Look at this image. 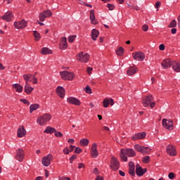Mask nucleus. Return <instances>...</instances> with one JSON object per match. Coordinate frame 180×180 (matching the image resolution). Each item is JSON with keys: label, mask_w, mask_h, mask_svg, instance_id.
I'll return each instance as SVG.
<instances>
[{"label": "nucleus", "mask_w": 180, "mask_h": 180, "mask_svg": "<svg viewBox=\"0 0 180 180\" xmlns=\"http://www.w3.org/2000/svg\"><path fill=\"white\" fill-rule=\"evenodd\" d=\"M120 157L122 161H124V162H127V157H136V152L132 148L121 149Z\"/></svg>", "instance_id": "f257e3e1"}, {"label": "nucleus", "mask_w": 180, "mask_h": 180, "mask_svg": "<svg viewBox=\"0 0 180 180\" xmlns=\"http://www.w3.org/2000/svg\"><path fill=\"white\" fill-rule=\"evenodd\" d=\"M153 99L154 98L151 94L145 96L142 100V104L144 106V108L150 106V108L153 109L155 106V102H153Z\"/></svg>", "instance_id": "f03ea898"}, {"label": "nucleus", "mask_w": 180, "mask_h": 180, "mask_svg": "<svg viewBox=\"0 0 180 180\" xmlns=\"http://www.w3.org/2000/svg\"><path fill=\"white\" fill-rule=\"evenodd\" d=\"M51 120V115L45 113L37 117V122L39 124V126H44V124H46V123Z\"/></svg>", "instance_id": "7ed1b4c3"}, {"label": "nucleus", "mask_w": 180, "mask_h": 180, "mask_svg": "<svg viewBox=\"0 0 180 180\" xmlns=\"http://www.w3.org/2000/svg\"><path fill=\"white\" fill-rule=\"evenodd\" d=\"M60 77L64 81H72L75 78V74L70 72L67 70L60 72Z\"/></svg>", "instance_id": "20e7f679"}, {"label": "nucleus", "mask_w": 180, "mask_h": 180, "mask_svg": "<svg viewBox=\"0 0 180 180\" xmlns=\"http://www.w3.org/2000/svg\"><path fill=\"white\" fill-rule=\"evenodd\" d=\"M76 58L80 63H88L89 60V54L85 52H81L76 56Z\"/></svg>", "instance_id": "39448f33"}, {"label": "nucleus", "mask_w": 180, "mask_h": 180, "mask_svg": "<svg viewBox=\"0 0 180 180\" xmlns=\"http://www.w3.org/2000/svg\"><path fill=\"white\" fill-rule=\"evenodd\" d=\"M110 167L112 171H117V169L120 168V162L117 160L116 157H112L111 158Z\"/></svg>", "instance_id": "423d86ee"}, {"label": "nucleus", "mask_w": 180, "mask_h": 180, "mask_svg": "<svg viewBox=\"0 0 180 180\" xmlns=\"http://www.w3.org/2000/svg\"><path fill=\"white\" fill-rule=\"evenodd\" d=\"M51 161H53V155L48 154L46 156L42 158V165H44V167H50Z\"/></svg>", "instance_id": "0eeeda50"}, {"label": "nucleus", "mask_w": 180, "mask_h": 180, "mask_svg": "<svg viewBox=\"0 0 180 180\" xmlns=\"http://www.w3.org/2000/svg\"><path fill=\"white\" fill-rule=\"evenodd\" d=\"M162 124L165 129H167V130H174V121L172 120L163 119Z\"/></svg>", "instance_id": "6e6552de"}, {"label": "nucleus", "mask_w": 180, "mask_h": 180, "mask_svg": "<svg viewBox=\"0 0 180 180\" xmlns=\"http://www.w3.org/2000/svg\"><path fill=\"white\" fill-rule=\"evenodd\" d=\"M90 153L92 158H97L98 155H99V153L98 152V144H96V143L92 144Z\"/></svg>", "instance_id": "1a4fd4ad"}, {"label": "nucleus", "mask_w": 180, "mask_h": 180, "mask_svg": "<svg viewBox=\"0 0 180 180\" xmlns=\"http://www.w3.org/2000/svg\"><path fill=\"white\" fill-rule=\"evenodd\" d=\"M27 26V21L22 20L20 21L14 22V27L15 29H25Z\"/></svg>", "instance_id": "9d476101"}, {"label": "nucleus", "mask_w": 180, "mask_h": 180, "mask_svg": "<svg viewBox=\"0 0 180 180\" xmlns=\"http://www.w3.org/2000/svg\"><path fill=\"white\" fill-rule=\"evenodd\" d=\"M133 58L136 60V61H144L146 58V55L143 52H136L132 53Z\"/></svg>", "instance_id": "9b49d317"}, {"label": "nucleus", "mask_w": 180, "mask_h": 180, "mask_svg": "<svg viewBox=\"0 0 180 180\" xmlns=\"http://www.w3.org/2000/svg\"><path fill=\"white\" fill-rule=\"evenodd\" d=\"M174 63V61H172L171 59H164L162 61L161 65L164 68V70H167V68H171L172 67V64Z\"/></svg>", "instance_id": "f8f14e48"}, {"label": "nucleus", "mask_w": 180, "mask_h": 180, "mask_svg": "<svg viewBox=\"0 0 180 180\" xmlns=\"http://www.w3.org/2000/svg\"><path fill=\"white\" fill-rule=\"evenodd\" d=\"M15 158L18 161H20V162L23 161V158H25V152L23 149H18L16 150Z\"/></svg>", "instance_id": "ddd939ff"}, {"label": "nucleus", "mask_w": 180, "mask_h": 180, "mask_svg": "<svg viewBox=\"0 0 180 180\" xmlns=\"http://www.w3.org/2000/svg\"><path fill=\"white\" fill-rule=\"evenodd\" d=\"M67 101L70 105H75V106H80L81 101L78 98H75V97H68L67 98Z\"/></svg>", "instance_id": "4468645a"}, {"label": "nucleus", "mask_w": 180, "mask_h": 180, "mask_svg": "<svg viewBox=\"0 0 180 180\" xmlns=\"http://www.w3.org/2000/svg\"><path fill=\"white\" fill-rule=\"evenodd\" d=\"M147 172V168L143 169L140 165H136V174L138 176H143V174Z\"/></svg>", "instance_id": "2eb2a0df"}, {"label": "nucleus", "mask_w": 180, "mask_h": 180, "mask_svg": "<svg viewBox=\"0 0 180 180\" xmlns=\"http://www.w3.org/2000/svg\"><path fill=\"white\" fill-rule=\"evenodd\" d=\"M26 136V129L24 126H20L17 131V136L19 139H22V137H25Z\"/></svg>", "instance_id": "dca6fc26"}, {"label": "nucleus", "mask_w": 180, "mask_h": 180, "mask_svg": "<svg viewBox=\"0 0 180 180\" xmlns=\"http://www.w3.org/2000/svg\"><path fill=\"white\" fill-rule=\"evenodd\" d=\"M166 150L167 154L172 157L176 155V150H175V147L174 146L168 145Z\"/></svg>", "instance_id": "f3484780"}, {"label": "nucleus", "mask_w": 180, "mask_h": 180, "mask_svg": "<svg viewBox=\"0 0 180 180\" xmlns=\"http://www.w3.org/2000/svg\"><path fill=\"white\" fill-rule=\"evenodd\" d=\"M146 136H147L146 132L138 133V134H134L131 137V140H133L134 141H136V140H142L143 139H144L146 137Z\"/></svg>", "instance_id": "a211bd4d"}, {"label": "nucleus", "mask_w": 180, "mask_h": 180, "mask_svg": "<svg viewBox=\"0 0 180 180\" xmlns=\"http://www.w3.org/2000/svg\"><path fill=\"white\" fill-rule=\"evenodd\" d=\"M56 94L58 96L64 98L65 96V89L64 87L58 86L56 89Z\"/></svg>", "instance_id": "6ab92c4d"}, {"label": "nucleus", "mask_w": 180, "mask_h": 180, "mask_svg": "<svg viewBox=\"0 0 180 180\" xmlns=\"http://www.w3.org/2000/svg\"><path fill=\"white\" fill-rule=\"evenodd\" d=\"M90 20L92 25H98V20L95 18V10L90 11Z\"/></svg>", "instance_id": "aec40b11"}, {"label": "nucleus", "mask_w": 180, "mask_h": 180, "mask_svg": "<svg viewBox=\"0 0 180 180\" xmlns=\"http://www.w3.org/2000/svg\"><path fill=\"white\" fill-rule=\"evenodd\" d=\"M68 47V45L67 44V38L66 37H62L61 38V42L59 44V49L60 50H65Z\"/></svg>", "instance_id": "412c9836"}, {"label": "nucleus", "mask_w": 180, "mask_h": 180, "mask_svg": "<svg viewBox=\"0 0 180 180\" xmlns=\"http://www.w3.org/2000/svg\"><path fill=\"white\" fill-rule=\"evenodd\" d=\"M138 71H139V70H137V68H136L134 66H131L129 68L128 70L127 71V74L129 77H131V76L134 75V74H136Z\"/></svg>", "instance_id": "4be33fe9"}, {"label": "nucleus", "mask_w": 180, "mask_h": 180, "mask_svg": "<svg viewBox=\"0 0 180 180\" xmlns=\"http://www.w3.org/2000/svg\"><path fill=\"white\" fill-rule=\"evenodd\" d=\"M13 18V14L12 12L6 13L4 15L1 17V19L6 20V22H11Z\"/></svg>", "instance_id": "5701e85b"}, {"label": "nucleus", "mask_w": 180, "mask_h": 180, "mask_svg": "<svg viewBox=\"0 0 180 180\" xmlns=\"http://www.w3.org/2000/svg\"><path fill=\"white\" fill-rule=\"evenodd\" d=\"M12 88L18 94L23 92V86L18 83L12 84Z\"/></svg>", "instance_id": "b1692460"}, {"label": "nucleus", "mask_w": 180, "mask_h": 180, "mask_svg": "<svg viewBox=\"0 0 180 180\" xmlns=\"http://www.w3.org/2000/svg\"><path fill=\"white\" fill-rule=\"evenodd\" d=\"M34 88L32 87L29 83H25L24 91L27 95H30L33 92Z\"/></svg>", "instance_id": "393cba45"}, {"label": "nucleus", "mask_w": 180, "mask_h": 180, "mask_svg": "<svg viewBox=\"0 0 180 180\" xmlns=\"http://www.w3.org/2000/svg\"><path fill=\"white\" fill-rule=\"evenodd\" d=\"M22 77L25 81V84H29V82H32V81H33V78H34V75L32 74L23 75Z\"/></svg>", "instance_id": "a878e982"}, {"label": "nucleus", "mask_w": 180, "mask_h": 180, "mask_svg": "<svg viewBox=\"0 0 180 180\" xmlns=\"http://www.w3.org/2000/svg\"><path fill=\"white\" fill-rule=\"evenodd\" d=\"M98 36H99V31H98V30H96V29L92 30V31H91L92 40L96 41V39H98Z\"/></svg>", "instance_id": "bb28decb"}, {"label": "nucleus", "mask_w": 180, "mask_h": 180, "mask_svg": "<svg viewBox=\"0 0 180 180\" xmlns=\"http://www.w3.org/2000/svg\"><path fill=\"white\" fill-rule=\"evenodd\" d=\"M172 69L175 71V72H180V63H178L176 61H173Z\"/></svg>", "instance_id": "cd10ccee"}, {"label": "nucleus", "mask_w": 180, "mask_h": 180, "mask_svg": "<svg viewBox=\"0 0 180 180\" xmlns=\"http://www.w3.org/2000/svg\"><path fill=\"white\" fill-rule=\"evenodd\" d=\"M39 108H40V105H39L38 103L32 104L30 106V113H33V112H34V110H37Z\"/></svg>", "instance_id": "c85d7f7f"}, {"label": "nucleus", "mask_w": 180, "mask_h": 180, "mask_svg": "<svg viewBox=\"0 0 180 180\" xmlns=\"http://www.w3.org/2000/svg\"><path fill=\"white\" fill-rule=\"evenodd\" d=\"M55 131H56V128H53L51 127H47L44 130V133H46L47 134H53V133H55Z\"/></svg>", "instance_id": "c756f323"}, {"label": "nucleus", "mask_w": 180, "mask_h": 180, "mask_svg": "<svg viewBox=\"0 0 180 180\" xmlns=\"http://www.w3.org/2000/svg\"><path fill=\"white\" fill-rule=\"evenodd\" d=\"M41 53L44 56H46V54H53V51L44 47L41 49Z\"/></svg>", "instance_id": "7c9ffc66"}, {"label": "nucleus", "mask_w": 180, "mask_h": 180, "mask_svg": "<svg viewBox=\"0 0 180 180\" xmlns=\"http://www.w3.org/2000/svg\"><path fill=\"white\" fill-rule=\"evenodd\" d=\"M80 146L83 147H86L89 144V139H82L79 141Z\"/></svg>", "instance_id": "2f4dec72"}, {"label": "nucleus", "mask_w": 180, "mask_h": 180, "mask_svg": "<svg viewBox=\"0 0 180 180\" xmlns=\"http://www.w3.org/2000/svg\"><path fill=\"white\" fill-rule=\"evenodd\" d=\"M141 153V154H143V155L150 154L151 153V148L149 147L143 146L142 151Z\"/></svg>", "instance_id": "473e14b6"}, {"label": "nucleus", "mask_w": 180, "mask_h": 180, "mask_svg": "<svg viewBox=\"0 0 180 180\" xmlns=\"http://www.w3.org/2000/svg\"><path fill=\"white\" fill-rule=\"evenodd\" d=\"M33 36L34 37L35 41H39L41 39V36L40 35V33H39L37 31H34Z\"/></svg>", "instance_id": "72a5a7b5"}, {"label": "nucleus", "mask_w": 180, "mask_h": 180, "mask_svg": "<svg viewBox=\"0 0 180 180\" xmlns=\"http://www.w3.org/2000/svg\"><path fill=\"white\" fill-rule=\"evenodd\" d=\"M123 53H124V49H123L122 46H120L116 51L117 56H119L120 57L123 56Z\"/></svg>", "instance_id": "f704fd0d"}, {"label": "nucleus", "mask_w": 180, "mask_h": 180, "mask_svg": "<svg viewBox=\"0 0 180 180\" xmlns=\"http://www.w3.org/2000/svg\"><path fill=\"white\" fill-rule=\"evenodd\" d=\"M143 147L141 145L139 144H136L134 146V150H136V151H138V153H141V151L143 150Z\"/></svg>", "instance_id": "c9c22d12"}, {"label": "nucleus", "mask_w": 180, "mask_h": 180, "mask_svg": "<svg viewBox=\"0 0 180 180\" xmlns=\"http://www.w3.org/2000/svg\"><path fill=\"white\" fill-rule=\"evenodd\" d=\"M110 101L109 98H105L103 101V108H109Z\"/></svg>", "instance_id": "e433bc0d"}, {"label": "nucleus", "mask_w": 180, "mask_h": 180, "mask_svg": "<svg viewBox=\"0 0 180 180\" xmlns=\"http://www.w3.org/2000/svg\"><path fill=\"white\" fill-rule=\"evenodd\" d=\"M46 18H47L46 16V14H44V13H39V20L40 22H44L46 20Z\"/></svg>", "instance_id": "4c0bfd02"}, {"label": "nucleus", "mask_w": 180, "mask_h": 180, "mask_svg": "<svg viewBox=\"0 0 180 180\" xmlns=\"http://www.w3.org/2000/svg\"><path fill=\"white\" fill-rule=\"evenodd\" d=\"M142 162L143 164H148L150 162V156H144L142 158Z\"/></svg>", "instance_id": "58836bf2"}, {"label": "nucleus", "mask_w": 180, "mask_h": 180, "mask_svg": "<svg viewBox=\"0 0 180 180\" xmlns=\"http://www.w3.org/2000/svg\"><path fill=\"white\" fill-rule=\"evenodd\" d=\"M44 14L46 18H50V16H53V13L50 10H46L44 11Z\"/></svg>", "instance_id": "ea45409f"}, {"label": "nucleus", "mask_w": 180, "mask_h": 180, "mask_svg": "<svg viewBox=\"0 0 180 180\" xmlns=\"http://www.w3.org/2000/svg\"><path fill=\"white\" fill-rule=\"evenodd\" d=\"M168 27H176V20H172Z\"/></svg>", "instance_id": "a19ab883"}, {"label": "nucleus", "mask_w": 180, "mask_h": 180, "mask_svg": "<svg viewBox=\"0 0 180 180\" xmlns=\"http://www.w3.org/2000/svg\"><path fill=\"white\" fill-rule=\"evenodd\" d=\"M84 91L86 94H92V89H91V87L89 85L86 86V89H84Z\"/></svg>", "instance_id": "79ce46f5"}, {"label": "nucleus", "mask_w": 180, "mask_h": 180, "mask_svg": "<svg viewBox=\"0 0 180 180\" xmlns=\"http://www.w3.org/2000/svg\"><path fill=\"white\" fill-rule=\"evenodd\" d=\"M130 9H135V11H140V7L134 5H129Z\"/></svg>", "instance_id": "37998d69"}, {"label": "nucleus", "mask_w": 180, "mask_h": 180, "mask_svg": "<svg viewBox=\"0 0 180 180\" xmlns=\"http://www.w3.org/2000/svg\"><path fill=\"white\" fill-rule=\"evenodd\" d=\"M75 37H77V35L70 36L68 37L69 43H72V41H74V40H75Z\"/></svg>", "instance_id": "c03bdc74"}, {"label": "nucleus", "mask_w": 180, "mask_h": 180, "mask_svg": "<svg viewBox=\"0 0 180 180\" xmlns=\"http://www.w3.org/2000/svg\"><path fill=\"white\" fill-rule=\"evenodd\" d=\"M54 136L58 137V138H60V137H63V134L61 132L58 131H56V129Z\"/></svg>", "instance_id": "a18cd8bd"}, {"label": "nucleus", "mask_w": 180, "mask_h": 180, "mask_svg": "<svg viewBox=\"0 0 180 180\" xmlns=\"http://www.w3.org/2000/svg\"><path fill=\"white\" fill-rule=\"evenodd\" d=\"M69 160L70 164H72V162H74V160H77V155H72Z\"/></svg>", "instance_id": "49530a36"}, {"label": "nucleus", "mask_w": 180, "mask_h": 180, "mask_svg": "<svg viewBox=\"0 0 180 180\" xmlns=\"http://www.w3.org/2000/svg\"><path fill=\"white\" fill-rule=\"evenodd\" d=\"M20 101V102H22V103H24L25 105H27L28 106H29V105H30V102H29L27 101V99L22 98Z\"/></svg>", "instance_id": "de8ad7c7"}, {"label": "nucleus", "mask_w": 180, "mask_h": 180, "mask_svg": "<svg viewBox=\"0 0 180 180\" xmlns=\"http://www.w3.org/2000/svg\"><path fill=\"white\" fill-rule=\"evenodd\" d=\"M129 174L131 175V176H134V175H136V174L134 173V167L129 169Z\"/></svg>", "instance_id": "09e8293b"}, {"label": "nucleus", "mask_w": 180, "mask_h": 180, "mask_svg": "<svg viewBox=\"0 0 180 180\" xmlns=\"http://www.w3.org/2000/svg\"><path fill=\"white\" fill-rule=\"evenodd\" d=\"M75 154H80V153H82V149H81L79 147H76L75 149Z\"/></svg>", "instance_id": "8fccbe9b"}, {"label": "nucleus", "mask_w": 180, "mask_h": 180, "mask_svg": "<svg viewBox=\"0 0 180 180\" xmlns=\"http://www.w3.org/2000/svg\"><path fill=\"white\" fill-rule=\"evenodd\" d=\"M107 7L108 8L109 11H113L115 9V5L108 4Z\"/></svg>", "instance_id": "3c124183"}, {"label": "nucleus", "mask_w": 180, "mask_h": 180, "mask_svg": "<svg viewBox=\"0 0 180 180\" xmlns=\"http://www.w3.org/2000/svg\"><path fill=\"white\" fill-rule=\"evenodd\" d=\"M142 30L143 32H148V25L145 24L142 26Z\"/></svg>", "instance_id": "603ef678"}, {"label": "nucleus", "mask_w": 180, "mask_h": 180, "mask_svg": "<svg viewBox=\"0 0 180 180\" xmlns=\"http://www.w3.org/2000/svg\"><path fill=\"white\" fill-rule=\"evenodd\" d=\"M82 168L85 169V165L84 163L78 164V169H82Z\"/></svg>", "instance_id": "864d4df0"}, {"label": "nucleus", "mask_w": 180, "mask_h": 180, "mask_svg": "<svg viewBox=\"0 0 180 180\" xmlns=\"http://www.w3.org/2000/svg\"><path fill=\"white\" fill-rule=\"evenodd\" d=\"M168 176L169 179H174V178H175V174L173 172H170Z\"/></svg>", "instance_id": "5fc2aeb1"}, {"label": "nucleus", "mask_w": 180, "mask_h": 180, "mask_svg": "<svg viewBox=\"0 0 180 180\" xmlns=\"http://www.w3.org/2000/svg\"><path fill=\"white\" fill-rule=\"evenodd\" d=\"M155 7L156 8V9H158V8L161 7V1H157L155 3Z\"/></svg>", "instance_id": "6e6d98bb"}, {"label": "nucleus", "mask_w": 180, "mask_h": 180, "mask_svg": "<svg viewBox=\"0 0 180 180\" xmlns=\"http://www.w3.org/2000/svg\"><path fill=\"white\" fill-rule=\"evenodd\" d=\"M63 153L64 154H67V155L70 154V149L68 148H65L63 149Z\"/></svg>", "instance_id": "4d7b16f0"}, {"label": "nucleus", "mask_w": 180, "mask_h": 180, "mask_svg": "<svg viewBox=\"0 0 180 180\" xmlns=\"http://www.w3.org/2000/svg\"><path fill=\"white\" fill-rule=\"evenodd\" d=\"M159 49L161 50L162 51H164V50H165V46L162 44L159 46Z\"/></svg>", "instance_id": "13d9d810"}, {"label": "nucleus", "mask_w": 180, "mask_h": 180, "mask_svg": "<svg viewBox=\"0 0 180 180\" xmlns=\"http://www.w3.org/2000/svg\"><path fill=\"white\" fill-rule=\"evenodd\" d=\"M92 68H91V67H89V68H87V73L89 74V75H91V74H92Z\"/></svg>", "instance_id": "bf43d9fd"}, {"label": "nucleus", "mask_w": 180, "mask_h": 180, "mask_svg": "<svg viewBox=\"0 0 180 180\" xmlns=\"http://www.w3.org/2000/svg\"><path fill=\"white\" fill-rule=\"evenodd\" d=\"M93 172H94V174H95L96 175H98V174H99V169H98V168H94Z\"/></svg>", "instance_id": "052dcab7"}, {"label": "nucleus", "mask_w": 180, "mask_h": 180, "mask_svg": "<svg viewBox=\"0 0 180 180\" xmlns=\"http://www.w3.org/2000/svg\"><path fill=\"white\" fill-rule=\"evenodd\" d=\"M129 168H134V163L133 162H129Z\"/></svg>", "instance_id": "680f3d73"}, {"label": "nucleus", "mask_w": 180, "mask_h": 180, "mask_svg": "<svg viewBox=\"0 0 180 180\" xmlns=\"http://www.w3.org/2000/svg\"><path fill=\"white\" fill-rule=\"evenodd\" d=\"M32 84H37V78L34 76V78H32Z\"/></svg>", "instance_id": "e2e57ef3"}, {"label": "nucleus", "mask_w": 180, "mask_h": 180, "mask_svg": "<svg viewBox=\"0 0 180 180\" xmlns=\"http://www.w3.org/2000/svg\"><path fill=\"white\" fill-rule=\"evenodd\" d=\"M110 105L111 106H113L115 105V101H113V98L110 99Z\"/></svg>", "instance_id": "0e129e2a"}, {"label": "nucleus", "mask_w": 180, "mask_h": 180, "mask_svg": "<svg viewBox=\"0 0 180 180\" xmlns=\"http://www.w3.org/2000/svg\"><path fill=\"white\" fill-rule=\"evenodd\" d=\"M59 180H71L69 177H60Z\"/></svg>", "instance_id": "69168bd1"}, {"label": "nucleus", "mask_w": 180, "mask_h": 180, "mask_svg": "<svg viewBox=\"0 0 180 180\" xmlns=\"http://www.w3.org/2000/svg\"><path fill=\"white\" fill-rule=\"evenodd\" d=\"M95 180H103V176H97Z\"/></svg>", "instance_id": "338daca9"}, {"label": "nucleus", "mask_w": 180, "mask_h": 180, "mask_svg": "<svg viewBox=\"0 0 180 180\" xmlns=\"http://www.w3.org/2000/svg\"><path fill=\"white\" fill-rule=\"evenodd\" d=\"M177 20H178V23H177L178 27L180 28V15L178 16Z\"/></svg>", "instance_id": "774afa93"}]
</instances>
